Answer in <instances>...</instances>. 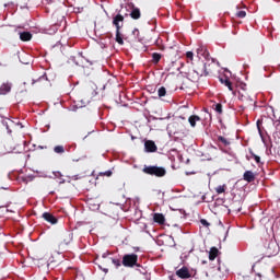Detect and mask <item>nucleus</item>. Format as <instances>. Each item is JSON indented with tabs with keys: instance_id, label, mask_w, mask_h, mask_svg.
<instances>
[{
	"instance_id": "nucleus-1",
	"label": "nucleus",
	"mask_w": 280,
	"mask_h": 280,
	"mask_svg": "<svg viewBox=\"0 0 280 280\" xmlns=\"http://www.w3.org/2000/svg\"><path fill=\"white\" fill-rule=\"evenodd\" d=\"M113 25L116 27V43H118V45H124V38L119 32V30L124 27V15L117 14L113 20Z\"/></svg>"
},
{
	"instance_id": "nucleus-2",
	"label": "nucleus",
	"mask_w": 280,
	"mask_h": 280,
	"mask_svg": "<svg viewBox=\"0 0 280 280\" xmlns=\"http://www.w3.org/2000/svg\"><path fill=\"white\" fill-rule=\"evenodd\" d=\"M144 174H151L152 176H165L166 171L159 166H147L143 168Z\"/></svg>"
},
{
	"instance_id": "nucleus-3",
	"label": "nucleus",
	"mask_w": 280,
	"mask_h": 280,
	"mask_svg": "<svg viewBox=\"0 0 280 280\" xmlns=\"http://www.w3.org/2000/svg\"><path fill=\"white\" fill-rule=\"evenodd\" d=\"M138 256L136 254H127L122 257V266L127 268H132L137 265Z\"/></svg>"
},
{
	"instance_id": "nucleus-4",
	"label": "nucleus",
	"mask_w": 280,
	"mask_h": 280,
	"mask_svg": "<svg viewBox=\"0 0 280 280\" xmlns=\"http://www.w3.org/2000/svg\"><path fill=\"white\" fill-rule=\"evenodd\" d=\"M176 275L177 277H179V279H189V277H191V275L189 273V269H187V267L178 269L176 271Z\"/></svg>"
},
{
	"instance_id": "nucleus-5",
	"label": "nucleus",
	"mask_w": 280,
	"mask_h": 280,
	"mask_svg": "<svg viewBox=\"0 0 280 280\" xmlns=\"http://www.w3.org/2000/svg\"><path fill=\"white\" fill-rule=\"evenodd\" d=\"M144 150H145V152H156V150H158L156 143H154V141H152V140L145 141Z\"/></svg>"
},
{
	"instance_id": "nucleus-6",
	"label": "nucleus",
	"mask_w": 280,
	"mask_h": 280,
	"mask_svg": "<svg viewBox=\"0 0 280 280\" xmlns=\"http://www.w3.org/2000/svg\"><path fill=\"white\" fill-rule=\"evenodd\" d=\"M10 91H12V84H10V83H3L0 86V95H8V93H10Z\"/></svg>"
},
{
	"instance_id": "nucleus-7",
	"label": "nucleus",
	"mask_w": 280,
	"mask_h": 280,
	"mask_svg": "<svg viewBox=\"0 0 280 280\" xmlns=\"http://www.w3.org/2000/svg\"><path fill=\"white\" fill-rule=\"evenodd\" d=\"M243 178L247 183H253V180H255V173H253V171H246L243 175Z\"/></svg>"
},
{
	"instance_id": "nucleus-8",
	"label": "nucleus",
	"mask_w": 280,
	"mask_h": 280,
	"mask_svg": "<svg viewBox=\"0 0 280 280\" xmlns=\"http://www.w3.org/2000/svg\"><path fill=\"white\" fill-rule=\"evenodd\" d=\"M194 73H197V78H201V75H209V71H207V63L203 65L202 69L195 70Z\"/></svg>"
},
{
	"instance_id": "nucleus-9",
	"label": "nucleus",
	"mask_w": 280,
	"mask_h": 280,
	"mask_svg": "<svg viewBox=\"0 0 280 280\" xmlns=\"http://www.w3.org/2000/svg\"><path fill=\"white\" fill-rule=\"evenodd\" d=\"M44 220H46V222H50V224H56V222H58V220L55 219L54 215H51V213L45 212L43 214Z\"/></svg>"
},
{
	"instance_id": "nucleus-10",
	"label": "nucleus",
	"mask_w": 280,
	"mask_h": 280,
	"mask_svg": "<svg viewBox=\"0 0 280 280\" xmlns=\"http://www.w3.org/2000/svg\"><path fill=\"white\" fill-rule=\"evenodd\" d=\"M131 19L138 20L141 19V11L139 8H132L131 13H130Z\"/></svg>"
},
{
	"instance_id": "nucleus-11",
	"label": "nucleus",
	"mask_w": 280,
	"mask_h": 280,
	"mask_svg": "<svg viewBox=\"0 0 280 280\" xmlns=\"http://www.w3.org/2000/svg\"><path fill=\"white\" fill-rule=\"evenodd\" d=\"M197 121H200V117L197 115H192L188 118V122L190 124L191 128H196Z\"/></svg>"
},
{
	"instance_id": "nucleus-12",
	"label": "nucleus",
	"mask_w": 280,
	"mask_h": 280,
	"mask_svg": "<svg viewBox=\"0 0 280 280\" xmlns=\"http://www.w3.org/2000/svg\"><path fill=\"white\" fill-rule=\"evenodd\" d=\"M153 220L154 222H158V224H163L165 222V217L161 213H155Z\"/></svg>"
},
{
	"instance_id": "nucleus-13",
	"label": "nucleus",
	"mask_w": 280,
	"mask_h": 280,
	"mask_svg": "<svg viewBox=\"0 0 280 280\" xmlns=\"http://www.w3.org/2000/svg\"><path fill=\"white\" fill-rule=\"evenodd\" d=\"M20 38L24 42L32 40V34L30 32L20 33Z\"/></svg>"
},
{
	"instance_id": "nucleus-14",
	"label": "nucleus",
	"mask_w": 280,
	"mask_h": 280,
	"mask_svg": "<svg viewBox=\"0 0 280 280\" xmlns=\"http://www.w3.org/2000/svg\"><path fill=\"white\" fill-rule=\"evenodd\" d=\"M220 82L221 84H224L225 86H228L229 91H233V84L228 78L225 79L220 78Z\"/></svg>"
},
{
	"instance_id": "nucleus-15",
	"label": "nucleus",
	"mask_w": 280,
	"mask_h": 280,
	"mask_svg": "<svg viewBox=\"0 0 280 280\" xmlns=\"http://www.w3.org/2000/svg\"><path fill=\"white\" fill-rule=\"evenodd\" d=\"M71 240H73V234L67 232L63 234V244L68 245L71 243Z\"/></svg>"
},
{
	"instance_id": "nucleus-16",
	"label": "nucleus",
	"mask_w": 280,
	"mask_h": 280,
	"mask_svg": "<svg viewBox=\"0 0 280 280\" xmlns=\"http://www.w3.org/2000/svg\"><path fill=\"white\" fill-rule=\"evenodd\" d=\"M215 257H218V248L212 247L209 252L210 261H213V259H215Z\"/></svg>"
},
{
	"instance_id": "nucleus-17",
	"label": "nucleus",
	"mask_w": 280,
	"mask_h": 280,
	"mask_svg": "<svg viewBox=\"0 0 280 280\" xmlns=\"http://www.w3.org/2000/svg\"><path fill=\"white\" fill-rule=\"evenodd\" d=\"M196 54L197 58H200L202 54H207V48L205 46H200L199 48H197Z\"/></svg>"
},
{
	"instance_id": "nucleus-18",
	"label": "nucleus",
	"mask_w": 280,
	"mask_h": 280,
	"mask_svg": "<svg viewBox=\"0 0 280 280\" xmlns=\"http://www.w3.org/2000/svg\"><path fill=\"white\" fill-rule=\"evenodd\" d=\"M269 248H273V252H269V255H277V253H279V246L275 243H270Z\"/></svg>"
},
{
	"instance_id": "nucleus-19",
	"label": "nucleus",
	"mask_w": 280,
	"mask_h": 280,
	"mask_svg": "<svg viewBox=\"0 0 280 280\" xmlns=\"http://www.w3.org/2000/svg\"><path fill=\"white\" fill-rule=\"evenodd\" d=\"M54 152H56V154H63L65 153V147L57 145V147L54 148Z\"/></svg>"
},
{
	"instance_id": "nucleus-20",
	"label": "nucleus",
	"mask_w": 280,
	"mask_h": 280,
	"mask_svg": "<svg viewBox=\"0 0 280 280\" xmlns=\"http://www.w3.org/2000/svg\"><path fill=\"white\" fill-rule=\"evenodd\" d=\"M166 94H167V90H165V88L162 86L158 90L159 97H165Z\"/></svg>"
},
{
	"instance_id": "nucleus-21",
	"label": "nucleus",
	"mask_w": 280,
	"mask_h": 280,
	"mask_svg": "<svg viewBox=\"0 0 280 280\" xmlns=\"http://www.w3.org/2000/svg\"><path fill=\"white\" fill-rule=\"evenodd\" d=\"M225 185H220L215 188L217 194H224L225 191Z\"/></svg>"
},
{
	"instance_id": "nucleus-22",
	"label": "nucleus",
	"mask_w": 280,
	"mask_h": 280,
	"mask_svg": "<svg viewBox=\"0 0 280 280\" xmlns=\"http://www.w3.org/2000/svg\"><path fill=\"white\" fill-rule=\"evenodd\" d=\"M186 58H187V60H190V62H194V52L192 51H187L186 52Z\"/></svg>"
},
{
	"instance_id": "nucleus-23",
	"label": "nucleus",
	"mask_w": 280,
	"mask_h": 280,
	"mask_svg": "<svg viewBox=\"0 0 280 280\" xmlns=\"http://www.w3.org/2000/svg\"><path fill=\"white\" fill-rule=\"evenodd\" d=\"M152 58H153V60H154L155 62H159V60H161V54L154 52V54L152 55Z\"/></svg>"
},
{
	"instance_id": "nucleus-24",
	"label": "nucleus",
	"mask_w": 280,
	"mask_h": 280,
	"mask_svg": "<svg viewBox=\"0 0 280 280\" xmlns=\"http://www.w3.org/2000/svg\"><path fill=\"white\" fill-rule=\"evenodd\" d=\"M236 16H238V19H244L246 16V11H238Z\"/></svg>"
},
{
	"instance_id": "nucleus-25",
	"label": "nucleus",
	"mask_w": 280,
	"mask_h": 280,
	"mask_svg": "<svg viewBox=\"0 0 280 280\" xmlns=\"http://www.w3.org/2000/svg\"><path fill=\"white\" fill-rule=\"evenodd\" d=\"M2 124H3V126H5V128H7L8 132H9V135H12V129H10V125H8V121L3 120Z\"/></svg>"
},
{
	"instance_id": "nucleus-26",
	"label": "nucleus",
	"mask_w": 280,
	"mask_h": 280,
	"mask_svg": "<svg viewBox=\"0 0 280 280\" xmlns=\"http://www.w3.org/2000/svg\"><path fill=\"white\" fill-rule=\"evenodd\" d=\"M112 262L114 264V266H116V268H119V266H121V261H119V259H112Z\"/></svg>"
},
{
	"instance_id": "nucleus-27",
	"label": "nucleus",
	"mask_w": 280,
	"mask_h": 280,
	"mask_svg": "<svg viewBox=\"0 0 280 280\" xmlns=\"http://www.w3.org/2000/svg\"><path fill=\"white\" fill-rule=\"evenodd\" d=\"M219 141H221V143H224V145H229V140H226V138L224 137H219Z\"/></svg>"
},
{
	"instance_id": "nucleus-28",
	"label": "nucleus",
	"mask_w": 280,
	"mask_h": 280,
	"mask_svg": "<svg viewBox=\"0 0 280 280\" xmlns=\"http://www.w3.org/2000/svg\"><path fill=\"white\" fill-rule=\"evenodd\" d=\"M201 56L206 58V60H209V50H206V52H201Z\"/></svg>"
},
{
	"instance_id": "nucleus-29",
	"label": "nucleus",
	"mask_w": 280,
	"mask_h": 280,
	"mask_svg": "<svg viewBox=\"0 0 280 280\" xmlns=\"http://www.w3.org/2000/svg\"><path fill=\"white\" fill-rule=\"evenodd\" d=\"M215 110H217V113H222V105L221 104H217L215 105Z\"/></svg>"
},
{
	"instance_id": "nucleus-30",
	"label": "nucleus",
	"mask_w": 280,
	"mask_h": 280,
	"mask_svg": "<svg viewBox=\"0 0 280 280\" xmlns=\"http://www.w3.org/2000/svg\"><path fill=\"white\" fill-rule=\"evenodd\" d=\"M200 223L202 224V226H209V222L205 219H201Z\"/></svg>"
},
{
	"instance_id": "nucleus-31",
	"label": "nucleus",
	"mask_w": 280,
	"mask_h": 280,
	"mask_svg": "<svg viewBox=\"0 0 280 280\" xmlns=\"http://www.w3.org/2000/svg\"><path fill=\"white\" fill-rule=\"evenodd\" d=\"M253 156H254L256 163H261V158H259V156L256 155V154H253Z\"/></svg>"
},
{
	"instance_id": "nucleus-32",
	"label": "nucleus",
	"mask_w": 280,
	"mask_h": 280,
	"mask_svg": "<svg viewBox=\"0 0 280 280\" xmlns=\"http://www.w3.org/2000/svg\"><path fill=\"white\" fill-rule=\"evenodd\" d=\"M104 176H113V172L112 171H106L105 173H103Z\"/></svg>"
},
{
	"instance_id": "nucleus-33",
	"label": "nucleus",
	"mask_w": 280,
	"mask_h": 280,
	"mask_svg": "<svg viewBox=\"0 0 280 280\" xmlns=\"http://www.w3.org/2000/svg\"><path fill=\"white\" fill-rule=\"evenodd\" d=\"M55 176H61L60 172L54 173Z\"/></svg>"
},
{
	"instance_id": "nucleus-34",
	"label": "nucleus",
	"mask_w": 280,
	"mask_h": 280,
	"mask_svg": "<svg viewBox=\"0 0 280 280\" xmlns=\"http://www.w3.org/2000/svg\"><path fill=\"white\" fill-rule=\"evenodd\" d=\"M16 126H20V128H23V124L18 122Z\"/></svg>"
},
{
	"instance_id": "nucleus-35",
	"label": "nucleus",
	"mask_w": 280,
	"mask_h": 280,
	"mask_svg": "<svg viewBox=\"0 0 280 280\" xmlns=\"http://www.w3.org/2000/svg\"><path fill=\"white\" fill-rule=\"evenodd\" d=\"M36 83V81L35 80H33V84H35Z\"/></svg>"
},
{
	"instance_id": "nucleus-36",
	"label": "nucleus",
	"mask_w": 280,
	"mask_h": 280,
	"mask_svg": "<svg viewBox=\"0 0 280 280\" xmlns=\"http://www.w3.org/2000/svg\"><path fill=\"white\" fill-rule=\"evenodd\" d=\"M212 62H215V59H212Z\"/></svg>"
},
{
	"instance_id": "nucleus-37",
	"label": "nucleus",
	"mask_w": 280,
	"mask_h": 280,
	"mask_svg": "<svg viewBox=\"0 0 280 280\" xmlns=\"http://www.w3.org/2000/svg\"><path fill=\"white\" fill-rule=\"evenodd\" d=\"M103 257H106V254H103Z\"/></svg>"
},
{
	"instance_id": "nucleus-38",
	"label": "nucleus",
	"mask_w": 280,
	"mask_h": 280,
	"mask_svg": "<svg viewBox=\"0 0 280 280\" xmlns=\"http://www.w3.org/2000/svg\"><path fill=\"white\" fill-rule=\"evenodd\" d=\"M182 119H185V117H180Z\"/></svg>"
}]
</instances>
